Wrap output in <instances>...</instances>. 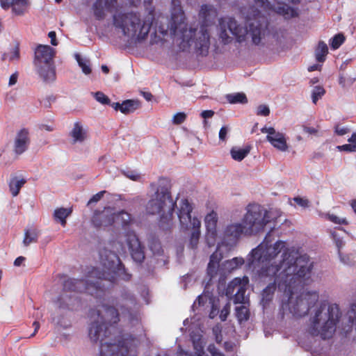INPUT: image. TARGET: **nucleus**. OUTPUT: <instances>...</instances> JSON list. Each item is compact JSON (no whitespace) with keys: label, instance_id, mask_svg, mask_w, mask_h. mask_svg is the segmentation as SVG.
I'll list each match as a JSON object with an SVG mask.
<instances>
[{"label":"nucleus","instance_id":"f257e3e1","mask_svg":"<svg viewBox=\"0 0 356 356\" xmlns=\"http://www.w3.org/2000/svg\"><path fill=\"white\" fill-rule=\"evenodd\" d=\"M273 229L268 231V238ZM285 245L282 241L273 246L268 245V274L273 273L274 284L287 296L290 312L298 317L305 316L318 301L317 292L301 291L311 277L314 263L306 254L298 256V252Z\"/></svg>","mask_w":356,"mask_h":356},{"label":"nucleus","instance_id":"f03ea898","mask_svg":"<svg viewBox=\"0 0 356 356\" xmlns=\"http://www.w3.org/2000/svg\"><path fill=\"white\" fill-rule=\"evenodd\" d=\"M136 305L133 295H122L117 302L121 317L130 322L138 321ZM89 316V337L93 342H100V356H136L137 340L126 339L120 341L111 336L108 325L115 324L120 321L117 309L106 304L99 305L90 311Z\"/></svg>","mask_w":356,"mask_h":356},{"label":"nucleus","instance_id":"7ed1b4c3","mask_svg":"<svg viewBox=\"0 0 356 356\" xmlns=\"http://www.w3.org/2000/svg\"><path fill=\"white\" fill-rule=\"evenodd\" d=\"M99 256L102 272L97 268H93L86 281L72 278L66 280L61 294L54 301L58 308L69 310L79 308L80 300L76 291H86L92 296H100L103 289L106 286L103 282H108L111 284L118 277L124 280L129 279V275L125 272L116 253L104 248L100 251Z\"/></svg>","mask_w":356,"mask_h":356},{"label":"nucleus","instance_id":"20e7f679","mask_svg":"<svg viewBox=\"0 0 356 356\" xmlns=\"http://www.w3.org/2000/svg\"><path fill=\"white\" fill-rule=\"evenodd\" d=\"M158 31L166 35L174 36L176 45L180 51L189 52L193 50L197 55L205 56L210 47V31L208 25L202 24L199 29L188 26L180 0H172L171 20L165 29L163 26Z\"/></svg>","mask_w":356,"mask_h":356},{"label":"nucleus","instance_id":"39448f33","mask_svg":"<svg viewBox=\"0 0 356 356\" xmlns=\"http://www.w3.org/2000/svg\"><path fill=\"white\" fill-rule=\"evenodd\" d=\"M154 20L153 10L146 15L138 11L120 8L112 15V29L115 35L129 43L145 40Z\"/></svg>","mask_w":356,"mask_h":356},{"label":"nucleus","instance_id":"423d86ee","mask_svg":"<svg viewBox=\"0 0 356 356\" xmlns=\"http://www.w3.org/2000/svg\"><path fill=\"white\" fill-rule=\"evenodd\" d=\"M251 13L245 12V8L242 10L248 27L244 28L239 25L236 19L231 17H224L219 20L220 38L224 44H228L232 41V36L235 37L238 42H241L245 40L247 35H250L254 44H259L261 36L264 35L262 29L264 17L261 16L258 8H251Z\"/></svg>","mask_w":356,"mask_h":356},{"label":"nucleus","instance_id":"0eeeda50","mask_svg":"<svg viewBox=\"0 0 356 356\" xmlns=\"http://www.w3.org/2000/svg\"><path fill=\"white\" fill-rule=\"evenodd\" d=\"M154 193L146 205V211L151 215H160V225L163 229L170 227L172 224L173 211L179 204L172 199L169 183L165 179H159L157 182L150 184Z\"/></svg>","mask_w":356,"mask_h":356},{"label":"nucleus","instance_id":"6e6552de","mask_svg":"<svg viewBox=\"0 0 356 356\" xmlns=\"http://www.w3.org/2000/svg\"><path fill=\"white\" fill-rule=\"evenodd\" d=\"M341 317V312L337 304L321 302L310 318L308 332L312 336L319 337L323 340L331 339Z\"/></svg>","mask_w":356,"mask_h":356},{"label":"nucleus","instance_id":"1a4fd4ad","mask_svg":"<svg viewBox=\"0 0 356 356\" xmlns=\"http://www.w3.org/2000/svg\"><path fill=\"white\" fill-rule=\"evenodd\" d=\"M249 279L247 276H244L243 278L236 277L229 283L226 289V296H234L233 299L235 304H243L235 308V316L239 323L247 321L250 317V311L247 306L249 304V298L245 295Z\"/></svg>","mask_w":356,"mask_h":356},{"label":"nucleus","instance_id":"9d476101","mask_svg":"<svg viewBox=\"0 0 356 356\" xmlns=\"http://www.w3.org/2000/svg\"><path fill=\"white\" fill-rule=\"evenodd\" d=\"M192 211L193 207L188 200L186 198L181 199L177 207V216L179 220L181 229H193L191 235L188 245L191 249H196L197 248L200 236V228L201 226V222L196 217L192 218Z\"/></svg>","mask_w":356,"mask_h":356},{"label":"nucleus","instance_id":"9b49d317","mask_svg":"<svg viewBox=\"0 0 356 356\" xmlns=\"http://www.w3.org/2000/svg\"><path fill=\"white\" fill-rule=\"evenodd\" d=\"M55 51L49 45H39L35 51L34 65L40 76L44 82L56 79V72L53 58Z\"/></svg>","mask_w":356,"mask_h":356},{"label":"nucleus","instance_id":"f8f14e48","mask_svg":"<svg viewBox=\"0 0 356 356\" xmlns=\"http://www.w3.org/2000/svg\"><path fill=\"white\" fill-rule=\"evenodd\" d=\"M267 235L264 241L252 249L247 257V266L256 279L267 277Z\"/></svg>","mask_w":356,"mask_h":356},{"label":"nucleus","instance_id":"ddd939ff","mask_svg":"<svg viewBox=\"0 0 356 356\" xmlns=\"http://www.w3.org/2000/svg\"><path fill=\"white\" fill-rule=\"evenodd\" d=\"M222 256L220 252L216 250L210 257V261L207 267V274L210 276V279H213L217 275L220 277L226 275V274L239 268L244 264L245 260L243 257H234L232 259L224 261L221 265L219 264Z\"/></svg>","mask_w":356,"mask_h":356},{"label":"nucleus","instance_id":"4468645a","mask_svg":"<svg viewBox=\"0 0 356 356\" xmlns=\"http://www.w3.org/2000/svg\"><path fill=\"white\" fill-rule=\"evenodd\" d=\"M266 216L267 210L264 207L258 204H250L246 207V213L242 220L252 236L264 229L267 224Z\"/></svg>","mask_w":356,"mask_h":356},{"label":"nucleus","instance_id":"2eb2a0df","mask_svg":"<svg viewBox=\"0 0 356 356\" xmlns=\"http://www.w3.org/2000/svg\"><path fill=\"white\" fill-rule=\"evenodd\" d=\"M218 214L215 211L209 213L204 218L206 227L205 241L209 247L213 246L218 236L217 223Z\"/></svg>","mask_w":356,"mask_h":356},{"label":"nucleus","instance_id":"dca6fc26","mask_svg":"<svg viewBox=\"0 0 356 356\" xmlns=\"http://www.w3.org/2000/svg\"><path fill=\"white\" fill-rule=\"evenodd\" d=\"M126 243L133 259L140 263L145 259L144 252L140 243L134 232H129L126 236Z\"/></svg>","mask_w":356,"mask_h":356},{"label":"nucleus","instance_id":"f3484780","mask_svg":"<svg viewBox=\"0 0 356 356\" xmlns=\"http://www.w3.org/2000/svg\"><path fill=\"white\" fill-rule=\"evenodd\" d=\"M252 236L244 222H232L224 229V236L231 240H238L241 236Z\"/></svg>","mask_w":356,"mask_h":356},{"label":"nucleus","instance_id":"a211bd4d","mask_svg":"<svg viewBox=\"0 0 356 356\" xmlns=\"http://www.w3.org/2000/svg\"><path fill=\"white\" fill-rule=\"evenodd\" d=\"M268 143L282 152L288 151L289 147L285 135L276 131L273 127H268Z\"/></svg>","mask_w":356,"mask_h":356},{"label":"nucleus","instance_id":"6ab92c4d","mask_svg":"<svg viewBox=\"0 0 356 356\" xmlns=\"http://www.w3.org/2000/svg\"><path fill=\"white\" fill-rule=\"evenodd\" d=\"M0 5L4 10L12 8L17 15H24L29 7V0H0Z\"/></svg>","mask_w":356,"mask_h":356},{"label":"nucleus","instance_id":"aec40b11","mask_svg":"<svg viewBox=\"0 0 356 356\" xmlns=\"http://www.w3.org/2000/svg\"><path fill=\"white\" fill-rule=\"evenodd\" d=\"M92 221L97 227L111 225L115 222V212L111 209H107L102 212L95 213Z\"/></svg>","mask_w":356,"mask_h":356},{"label":"nucleus","instance_id":"412c9836","mask_svg":"<svg viewBox=\"0 0 356 356\" xmlns=\"http://www.w3.org/2000/svg\"><path fill=\"white\" fill-rule=\"evenodd\" d=\"M30 143L29 131L25 129H21L17 133L14 140L13 150L17 155L24 153L27 149Z\"/></svg>","mask_w":356,"mask_h":356},{"label":"nucleus","instance_id":"4be33fe9","mask_svg":"<svg viewBox=\"0 0 356 356\" xmlns=\"http://www.w3.org/2000/svg\"><path fill=\"white\" fill-rule=\"evenodd\" d=\"M118 0H96L92 6L94 15L97 19L105 17V10H111L115 7Z\"/></svg>","mask_w":356,"mask_h":356},{"label":"nucleus","instance_id":"5701e85b","mask_svg":"<svg viewBox=\"0 0 356 356\" xmlns=\"http://www.w3.org/2000/svg\"><path fill=\"white\" fill-rule=\"evenodd\" d=\"M70 136L73 143H81L86 139L87 131L80 122H76L70 131Z\"/></svg>","mask_w":356,"mask_h":356},{"label":"nucleus","instance_id":"b1692460","mask_svg":"<svg viewBox=\"0 0 356 356\" xmlns=\"http://www.w3.org/2000/svg\"><path fill=\"white\" fill-rule=\"evenodd\" d=\"M72 212V209L71 208H58L54 210V218L56 221L60 222L61 225L65 226L66 219L71 215Z\"/></svg>","mask_w":356,"mask_h":356},{"label":"nucleus","instance_id":"393cba45","mask_svg":"<svg viewBox=\"0 0 356 356\" xmlns=\"http://www.w3.org/2000/svg\"><path fill=\"white\" fill-rule=\"evenodd\" d=\"M38 236L39 232L36 229L31 228L25 229L24 236L22 241L24 246L28 247L30 244L36 243L38 241Z\"/></svg>","mask_w":356,"mask_h":356},{"label":"nucleus","instance_id":"a878e982","mask_svg":"<svg viewBox=\"0 0 356 356\" xmlns=\"http://www.w3.org/2000/svg\"><path fill=\"white\" fill-rule=\"evenodd\" d=\"M327 54L328 47L326 43L323 41H319L317 47L315 49L316 60L319 63L324 62Z\"/></svg>","mask_w":356,"mask_h":356},{"label":"nucleus","instance_id":"bb28decb","mask_svg":"<svg viewBox=\"0 0 356 356\" xmlns=\"http://www.w3.org/2000/svg\"><path fill=\"white\" fill-rule=\"evenodd\" d=\"M140 107V102L138 100L127 99L121 104V112L124 114L133 113Z\"/></svg>","mask_w":356,"mask_h":356},{"label":"nucleus","instance_id":"cd10ccee","mask_svg":"<svg viewBox=\"0 0 356 356\" xmlns=\"http://www.w3.org/2000/svg\"><path fill=\"white\" fill-rule=\"evenodd\" d=\"M25 183L26 180L24 179H19L17 177H14L10 180L9 187L13 196L15 197L19 194L21 188Z\"/></svg>","mask_w":356,"mask_h":356},{"label":"nucleus","instance_id":"c85d7f7f","mask_svg":"<svg viewBox=\"0 0 356 356\" xmlns=\"http://www.w3.org/2000/svg\"><path fill=\"white\" fill-rule=\"evenodd\" d=\"M249 152L250 149L248 148L234 147L232 148L230 154L234 160L241 161L248 154Z\"/></svg>","mask_w":356,"mask_h":356},{"label":"nucleus","instance_id":"c756f323","mask_svg":"<svg viewBox=\"0 0 356 356\" xmlns=\"http://www.w3.org/2000/svg\"><path fill=\"white\" fill-rule=\"evenodd\" d=\"M199 15L205 22H207L210 20L211 17L216 15V10L211 5H203L201 7Z\"/></svg>","mask_w":356,"mask_h":356},{"label":"nucleus","instance_id":"7c9ffc66","mask_svg":"<svg viewBox=\"0 0 356 356\" xmlns=\"http://www.w3.org/2000/svg\"><path fill=\"white\" fill-rule=\"evenodd\" d=\"M226 99L230 104H245L248 102L245 95L241 92L227 95Z\"/></svg>","mask_w":356,"mask_h":356},{"label":"nucleus","instance_id":"2f4dec72","mask_svg":"<svg viewBox=\"0 0 356 356\" xmlns=\"http://www.w3.org/2000/svg\"><path fill=\"white\" fill-rule=\"evenodd\" d=\"M131 221V216L125 211L115 213V222L126 225Z\"/></svg>","mask_w":356,"mask_h":356},{"label":"nucleus","instance_id":"473e14b6","mask_svg":"<svg viewBox=\"0 0 356 356\" xmlns=\"http://www.w3.org/2000/svg\"><path fill=\"white\" fill-rule=\"evenodd\" d=\"M345 37L342 33H338L330 40V45L332 49H337L344 42Z\"/></svg>","mask_w":356,"mask_h":356},{"label":"nucleus","instance_id":"72a5a7b5","mask_svg":"<svg viewBox=\"0 0 356 356\" xmlns=\"http://www.w3.org/2000/svg\"><path fill=\"white\" fill-rule=\"evenodd\" d=\"M325 90L323 86H315L312 92V102L316 104L318 99H321L325 95Z\"/></svg>","mask_w":356,"mask_h":356},{"label":"nucleus","instance_id":"f704fd0d","mask_svg":"<svg viewBox=\"0 0 356 356\" xmlns=\"http://www.w3.org/2000/svg\"><path fill=\"white\" fill-rule=\"evenodd\" d=\"M75 58L79 63V65L81 67L82 72L85 74H89L91 72L89 61L82 58L79 54H76Z\"/></svg>","mask_w":356,"mask_h":356},{"label":"nucleus","instance_id":"c9c22d12","mask_svg":"<svg viewBox=\"0 0 356 356\" xmlns=\"http://www.w3.org/2000/svg\"><path fill=\"white\" fill-rule=\"evenodd\" d=\"M92 95L98 102L102 104L108 105L111 104L110 99L102 92L98 91L96 92H92Z\"/></svg>","mask_w":356,"mask_h":356},{"label":"nucleus","instance_id":"e433bc0d","mask_svg":"<svg viewBox=\"0 0 356 356\" xmlns=\"http://www.w3.org/2000/svg\"><path fill=\"white\" fill-rule=\"evenodd\" d=\"M19 57L18 48H15L9 53H4L2 57L3 60H8L10 61L17 60Z\"/></svg>","mask_w":356,"mask_h":356},{"label":"nucleus","instance_id":"4c0bfd02","mask_svg":"<svg viewBox=\"0 0 356 356\" xmlns=\"http://www.w3.org/2000/svg\"><path fill=\"white\" fill-rule=\"evenodd\" d=\"M327 219L331 222L339 225H348V221L346 218H340L334 214H328Z\"/></svg>","mask_w":356,"mask_h":356},{"label":"nucleus","instance_id":"58836bf2","mask_svg":"<svg viewBox=\"0 0 356 356\" xmlns=\"http://www.w3.org/2000/svg\"><path fill=\"white\" fill-rule=\"evenodd\" d=\"M293 201L300 207L302 208H307L309 206V201L308 199L301 197H295Z\"/></svg>","mask_w":356,"mask_h":356},{"label":"nucleus","instance_id":"ea45409f","mask_svg":"<svg viewBox=\"0 0 356 356\" xmlns=\"http://www.w3.org/2000/svg\"><path fill=\"white\" fill-rule=\"evenodd\" d=\"M332 238L334 241L335 245L338 248V252H340L341 248L343 246L344 243L341 238H340L335 232H331Z\"/></svg>","mask_w":356,"mask_h":356},{"label":"nucleus","instance_id":"a19ab883","mask_svg":"<svg viewBox=\"0 0 356 356\" xmlns=\"http://www.w3.org/2000/svg\"><path fill=\"white\" fill-rule=\"evenodd\" d=\"M186 118V115L184 113H177L173 116L172 122L175 124H180L185 121Z\"/></svg>","mask_w":356,"mask_h":356},{"label":"nucleus","instance_id":"79ce46f5","mask_svg":"<svg viewBox=\"0 0 356 356\" xmlns=\"http://www.w3.org/2000/svg\"><path fill=\"white\" fill-rule=\"evenodd\" d=\"M230 307H231L230 303L228 302L221 309L220 314V318L222 321H225L227 319V318L230 312Z\"/></svg>","mask_w":356,"mask_h":356},{"label":"nucleus","instance_id":"37998d69","mask_svg":"<svg viewBox=\"0 0 356 356\" xmlns=\"http://www.w3.org/2000/svg\"><path fill=\"white\" fill-rule=\"evenodd\" d=\"M207 350L211 356H225V355L220 352L214 344H209L207 348Z\"/></svg>","mask_w":356,"mask_h":356},{"label":"nucleus","instance_id":"c03bdc74","mask_svg":"<svg viewBox=\"0 0 356 356\" xmlns=\"http://www.w3.org/2000/svg\"><path fill=\"white\" fill-rule=\"evenodd\" d=\"M337 148L340 151H346L349 152H356V145L353 144H345L343 145L338 146Z\"/></svg>","mask_w":356,"mask_h":356},{"label":"nucleus","instance_id":"a18cd8bd","mask_svg":"<svg viewBox=\"0 0 356 356\" xmlns=\"http://www.w3.org/2000/svg\"><path fill=\"white\" fill-rule=\"evenodd\" d=\"M105 193V191H102L92 195V197L88 201V205L99 202L103 197Z\"/></svg>","mask_w":356,"mask_h":356},{"label":"nucleus","instance_id":"49530a36","mask_svg":"<svg viewBox=\"0 0 356 356\" xmlns=\"http://www.w3.org/2000/svg\"><path fill=\"white\" fill-rule=\"evenodd\" d=\"M339 257H340V259H341V261L345 264H348V265H350L352 264L353 262H354V257L353 255H341V252H339Z\"/></svg>","mask_w":356,"mask_h":356},{"label":"nucleus","instance_id":"de8ad7c7","mask_svg":"<svg viewBox=\"0 0 356 356\" xmlns=\"http://www.w3.org/2000/svg\"><path fill=\"white\" fill-rule=\"evenodd\" d=\"M302 128L303 131L309 135H316L318 132V127L315 128L303 124Z\"/></svg>","mask_w":356,"mask_h":356},{"label":"nucleus","instance_id":"09e8293b","mask_svg":"<svg viewBox=\"0 0 356 356\" xmlns=\"http://www.w3.org/2000/svg\"><path fill=\"white\" fill-rule=\"evenodd\" d=\"M229 131V128L227 126L222 127L219 131L220 140L225 141Z\"/></svg>","mask_w":356,"mask_h":356},{"label":"nucleus","instance_id":"8fccbe9b","mask_svg":"<svg viewBox=\"0 0 356 356\" xmlns=\"http://www.w3.org/2000/svg\"><path fill=\"white\" fill-rule=\"evenodd\" d=\"M193 346H194V349L195 350V354H200V353H204V346L202 345V341H200V340H198L197 341H194Z\"/></svg>","mask_w":356,"mask_h":356},{"label":"nucleus","instance_id":"3c124183","mask_svg":"<svg viewBox=\"0 0 356 356\" xmlns=\"http://www.w3.org/2000/svg\"><path fill=\"white\" fill-rule=\"evenodd\" d=\"M150 248L154 254L159 255L163 252L161 246L159 243H156V242L153 243L151 245Z\"/></svg>","mask_w":356,"mask_h":356},{"label":"nucleus","instance_id":"603ef678","mask_svg":"<svg viewBox=\"0 0 356 356\" xmlns=\"http://www.w3.org/2000/svg\"><path fill=\"white\" fill-rule=\"evenodd\" d=\"M124 174L127 178L133 181H138L140 179V175L134 171H128Z\"/></svg>","mask_w":356,"mask_h":356},{"label":"nucleus","instance_id":"864d4df0","mask_svg":"<svg viewBox=\"0 0 356 356\" xmlns=\"http://www.w3.org/2000/svg\"><path fill=\"white\" fill-rule=\"evenodd\" d=\"M257 115H262V116H267V106L265 104L259 105L257 108Z\"/></svg>","mask_w":356,"mask_h":356},{"label":"nucleus","instance_id":"5fc2aeb1","mask_svg":"<svg viewBox=\"0 0 356 356\" xmlns=\"http://www.w3.org/2000/svg\"><path fill=\"white\" fill-rule=\"evenodd\" d=\"M349 131V129L346 127H340L337 125L335 127V132L339 136H343Z\"/></svg>","mask_w":356,"mask_h":356},{"label":"nucleus","instance_id":"6e6d98bb","mask_svg":"<svg viewBox=\"0 0 356 356\" xmlns=\"http://www.w3.org/2000/svg\"><path fill=\"white\" fill-rule=\"evenodd\" d=\"M267 293V286L264 288L262 290V298L261 300V304L262 305L263 309H264L267 305V300H266V293Z\"/></svg>","mask_w":356,"mask_h":356},{"label":"nucleus","instance_id":"4d7b16f0","mask_svg":"<svg viewBox=\"0 0 356 356\" xmlns=\"http://www.w3.org/2000/svg\"><path fill=\"white\" fill-rule=\"evenodd\" d=\"M17 78H18V74L17 73L13 74L10 76L8 85L10 86L15 85L17 83Z\"/></svg>","mask_w":356,"mask_h":356},{"label":"nucleus","instance_id":"13d9d810","mask_svg":"<svg viewBox=\"0 0 356 356\" xmlns=\"http://www.w3.org/2000/svg\"><path fill=\"white\" fill-rule=\"evenodd\" d=\"M214 114V112L211 110H207V111H203L202 113H201V116L204 118V119H207V118H211Z\"/></svg>","mask_w":356,"mask_h":356},{"label":"nucleus","instance_id":"bf43d9fd","mask_svg":"<svg viewBox=\"0 0 356 356\" xmlns=\"http://www.w3.org/2000/svg\"><path fill=\"white\" fill-rule=\"evenodd\" d=\"M49 38L51 39V44L54 46L57 45L56 40V33L54 31H50L48 34Z\"/></svg>","mask_w":356,"mask_h":356},{"label":"nucleus","instance_id":"052dcab7","mask_svg":"<svg viewBox=\"0 0 356 356\" xmlns=\"http://www.w3.org/2000/svg\"><path fill=\"white\" fill-rule=\"evenodd\" d=\"M25 260V258L24 257H17L15 261H14V265L15 266H19Z\"/></svg>","mask_w":356,"mask_h":356},{"label":"nucleus","instance_id":"680f3d73","mask_svg":"<svg viewBox=\"0 0 356 356\" xmlns=\"http://www.w3.org/2000/svg\"><path fill=\"white\" fill-rule=\"evenodd\" d=\"M33 325L34 326L35 329L33 333L30 336V337L35 336L40 328V323L36 321L33 322Z\"/></svg>","mask_w":356,"mask_h":356},{"label":"nucleus","instance_id":"e2e57ef3","mask_svg":"<svg viewBox=\"0 0 356 356\" xmlns=\"http://www.w3.org/2000/svg\"><path fill=\"white\" fill-rule=\"evenodd\" d=\"M180 356H207V355L205 354V353H200V354H195V355H193L191 353H187V352H184V353H181L180 354Z\"/></svg>","mask_w":356,"mask_h":356},{"label":"nucleus","instance_id":"0e129e2a","mask_svg":"<svg viewBox=\"0 0 356 356\" xmlns=\"http://www.w3.org/2000/svg\"><path fill=\"white\" fill-rule=\"evenodd\" d=\"M142 95L147 101H150L152 98V95L148 92H142Z\"/></svg>","mask_w":356,"mask_h":356},{"label":"nucleus","instance_id":"69168bd1","mask_svg":"<svg viewBox=\"0 0 356 356\" xmlns=\"http://www.w3.org/2000/svg\"><path fill=\"white\" fill-rule=\"evenodd\" d=\"M266 0H254L257 7H263L265 5Z\"/></svg>","mask_w":356,"mask_h":356},{"label":"nucleus","instance_id":"338daca9","mask_svg":"<svg viewBox=\"0 0 356 356\" xmlns=\"http://www.w3.org/2000/svg\"><path fill=\"white\" fill-rule=\"evenodd\" d=\"M110 104L115 111L120 110L121 111V104L119 102H114Z\"/></svg>","mask_w":356,"mask_h":356},{"label":"nucleus","instance_id":"774afa93","mask_svg":"<svg viewBox=\"0 0 356 356\" xmlns=\"http://www.w3.org/2000/svg\"><path fill=\"white\" fill-rule=\"evenodd\" d=\"M348 140L349 143H351L353 145H356V133H353Z\"/></svg>","mask_w":356,"mask_h":356}]
</instances>
